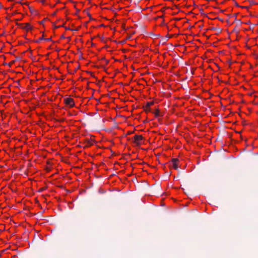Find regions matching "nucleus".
Returning <instances> with one entry per match:
<instances>
[{
	"label": "nucleus",
	"instance_id": "nucleus-1",
	"mask_svg": "<svg viewBox=\"0 0 258 258\" xmlns=\"http://www.w3.org/2000/svg\"><path fill=\"white\" fill-rule=\"evenodd\" d=\"M63 102L66 105L70 107H73L75 105L72 98H64Z\"/></svg>",
	"mask_w": 258,
	"mask_h": 258
},
{
	"label": "nucleus",
	"instance_id": "nucleus-2",
	"mask_svg": "<svg viewBox=\"0 0 258 258\" xmlns=\"http://www.w3.org/2000/svg\"><path fill=\"white\" fill-rule=\"evenodd\" d=\"M143 139V137L141 135H136L134 137V143L137 145H140L141 144V142Z\"/></svg>",
	"mask_w": 258,
	"mask_h": 258
},
{
	"label": "nucleus",
	"instance_id": "nucleus-3",
	"mask_svg": "<svg viewBox=\"0 0 258 258\" xmlns=\"http://www.w3.org/2000/svg\"><path fill=\"white\" fill-rule=\"evenodd\" d=\"M18 26H21V27L26 30V31H29L32 29V26L29 24V23H26L25 24H17Z\"/></svg>",
	"mask_w": 258,
	"mask_h": 258
},
{
	"label": "nucleus",
	"instance_id": "nucleus-4",
	"mask_svg": "<svg viewBox=\"0 0 258 258\" xmlns=\"http://www.w3.org/2000/svg\"><path fill=\"white\" fill-rule=\"evenodd\" d=\"M178 161V160L176 158H174L172 160V167L175 169H178V166L177 164V162Z\"/></svg>",
	"mask_w": 258,
	"mask_h": 258
},
{
	"label": "nucleus",
	"instance_id": "nucleus-5",
	"mask_svg": "<svg viewBox=\"0 0 258 258\" xmlns=\"http://www.w3.org/2000/svg\"><path fill=\"white\" fill-rule=\"evenodd\" d=\"M92 142V140L91 139H86L85 140L86 145L85 147H89L91 146L93 144Z\"/></svg>",
	"mask_w": 258,
	"mask_h": 258
},
{
	"label": "nucleus",
	"instance_id": "nucleus-6",
	"mask_svg": "<svg viewBox=\"0 0 258 258\" xmlns=\"http://www.w3.org/2000/svg\"><path fill=\"white\" fill-rule=\"evenodd\" d=\"M154 101L148 102L147 103L146 106H147V107L149 108V107H150V106L154 104Z\"/></svg>",
	"mask_w": 258,
	"mask_h": 258
},
{
	"label": "nucleus",
	"instance_id": "nucleus-7",
	"mask_svg": "<svg viewBox=\"0 0 258 258\" xmlns=\"http://www.w3.org/2000/svg\"><path fill=\"white\" fill-rule=\"evenodd\" d=\"M154 113L156 117L158 116L159 115V110L158 109H157L156 110V112Z\"/></svg>",
	"mask_w": 258,
	"mask_h": 258
},
{
	"label": "nucleus",
	"instance_id": "nucleus-8",
	"mask_svg": "<svg viewBox=\"0 0 258 258\" xmlns=\"http://www.w3.org/2000/svg\"><path fill=\"white\" fill-rule=\"evenodd\" d=\"M144 110L147 112H150L151 111V109L150 108V107L148 108L147 107V106H146L145 107H144Z\"/></svg>",
	"mask_w": 258,
	"mask_h": 258
},
{
	"label": "nucleus",
	"instance_id": "nucleus-9",
	"mask_svg": "<svg viewBox=\"0 0 258 258\" xmlns=\"http://www.w3.org/2000/svg\"><path fill=\"white\" fill-rule=\"evenodd\" d=\"M43 35L40 37V38H39L38 40H36L35 42L36 43H39L42 40H43Z\"/></svg>",
	"mask_w": 258,
	"mask_h": 258
},
{
	"label": "nucleus",
	"instance_id": "nucleus-10",
	"mask_svg": "<svg viewBox=\"0 0 258 258\" xmlns=\"http://www.w3.org/2000/svg\"><path fill=\"white\" fill-rule=\"evenodd\" d=\"M46 189V187H42L39 189V192H42Z\"/></svg>",
	"mask_w": 258,
	"mask_h": 258
},
{
	"label": "nucleus",
	"instance_id": "nucleus-11",
	"mask_svg": "<svg viewBox=\"0 0 258 258\" xmlns=\"http://www.w3.org/2000/svg\"><path fill=\"white\" fill-rule=\"evenodd\" d=\"M51 39V38H46V39H44V40L46 41H50Z\"/></svg>",
	"mask_w": 258,
	"mask_h": 258
},
{
	"label": "nucleus",
	"instance_id": "nucleus-12",
	"mask_svg": "<svg viewBox=\"0 0 258 258\" xmlns=\"http://www.w3.org/2000/svg\"><path fill=\"white\" fill-rule=\"evenodd\" d=\"M44 20H43V21H42L40 22V23H41V24H43V23H44Z\"/></svg>",
	"mask_w": 258,
	"mask_h": 258
},
{
	"label": "nucleus",
	"instance_id": "nucleus-13",
	"mask_svg": "<svg viewBox=\"0 0 258 258\" xmlns=\"http://www.w3.org/2000/svg\"><path fill=\"white\" fill-rule=\"evenodd\" d=\"M227 98H225V97L222 98V99H223V100H226Z\"/></svg>",
	"mask_w": 258,
	"mask_h": 258
},
{
	"label": "nucleus",
	"instance_id": "nucleus-14",
	"mask_svg": "<svg viewBox=\"0 0 258 258\" xmlns=\"http://www.w3.org/2000/svg\"><path fill=\"white\" fill-rule=\"evenodd\" d=\"M242 8H247V7H242Z\"/></svg>",
	"mask_w": 258,
	"mask_h": 258
},
{
	"label": "nucleus",
	"instance_id": "nucleus-15",
	"mask_svg": "<svg viewBox=\"0 0 258 258\" xmlns=\"http://www.w3.org/2000/svg\"><path fill=\"white\" fill-rule=\"evenodd\" d=\"M237 22L240 23V20H237Z\"/></svg>",
	"mask_w": 258,
	"mask_h": 258
},
{
	"label": "nucleus",
	"instance_id": "nucleus-16",
	"mask_svg": "<svg viewBox=\"0 0 258 258\" xmlns=\"http://www.w3.org/2000/svg\"><path fill=\"white\" fill-rule=\"evenodd\" d=\"M237 22L240 23V20H237Z\"/></svg>",
	"mask_w": 258,
	"mask_h": 258
},
{
	"label": "nucleus",
	"instance_id": "nucleus-17",
	"mask_svg": "<svg viewBox=\"0 0 258 258\" xmlns=\"http://www.w3.org/2000/svg\"><path fill=\"white\" fill-rule=\"evenodd\" d=\"M55 14H56V13L55 12V13H54L53 14V16H54Z\"/></svg>",
	"mask_w": 258,
	"mask_h": 258
},
{
	"label": "nucleus",
	"instance_id": "nucleus-18",
	"mask_svg": "<svg viewBox=\"0 0 258 258\" xmlns=\"http://www.w3.org/2000/svg\"><path fill=\"white\" fill-rule=\"evenodd\" d=\"M121 100L123 101H126L125 99H122Z\"/></svg>",
	"mask_w": 258,
	"mask_h": 258
},
{
	"label": "nucleus",
	"instance_id": "nucleus-19",
	"mask_svg": "<svg viewBox=\"0 0 258 258\" xmlns=\"http://www.w3.org/2000/svg\"><path fill=\"white\" fill-rule=\"evenodd\" d=\"M216 97H219V95H217Z\"/></svg>",
	"mask_w": 258,
	"mask_h": 258
},
{
	"label": "nucleus",
	"instance_id": "nucleus-20",
	"mask_svg": "<svg viewBox=\"0 0 258 258\" xmlns=\"http://www.w3.org/2000/svg\"><path fill=\"white\" fill-rule=\"evenodd\" d=\"M2 6L0 5V9L2 8Z\"/></svg>",
	"mask_w": 258,
	"mask_h": 258
},
{
	"label": "nucleus",
	"instance_id": "nucleus-21",
	"mask_svg": "<svg viewBox=\"0 0 258 258\" xmlns=\"http://www.w3.org/2000/svg\"><path fill=\"white\" fill-rule=\"evenodd\" d=\"M58 27H59V26H56V27H55V28H58Z\"/></svg>",
	"mask_w": 258,
	"mask_h": 258
},
{
	"label": "nucleus",
	"instance_id": "nucleus-22",
	"mask_svg": "<svg viewBox=\"0 0 258 258\" xmlns=\"http://www.w3.org/2000/svg\"><path fill=\"white\" fill-rule=\"evenodd\" d=\"M45 95V93H43L42 94V95Z\"/></svg>",
	"mask_w": 258,
	"mask_h": 258
}]
</instances>
